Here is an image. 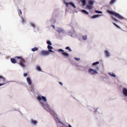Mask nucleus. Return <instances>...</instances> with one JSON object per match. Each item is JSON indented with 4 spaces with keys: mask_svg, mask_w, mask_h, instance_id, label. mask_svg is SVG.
<instances>
[{
    "mask_svg": "<svg viewBox=\"0 0 127 127\" xmlns=\"http://www.w3.org/2000/svg\"><path fill=\"white\" fill-rule=\"evenodd\" d=\"M58 51L60 52H64V51L62 49H60L58 50Z\"/></svg>",
    "mask_w": 127,
    "mask_h": 127,
    "instance_id": "f704fd0d",
    "label": "nucleus"
},
{
    "mask_svg": "<svg viewBox=\"0 0 127 127\" xmlns=\"http://www.w3.org/2000/svg\"><path fill=\"white\" fill-rule=\"evenodd\" d=\"M19 12H20V13L21 14H22V12L21 11V10L20 9H19Z\"/></svg>",
    "mask_w": 127,
    "mask_h": 127,
    "instance_id": "a19ab883",
    "label": "nucleus"
},
{
    "mask_svg": "<svg viewBox=\"0 0 127 127\" xmlns=\"http://www.w3.org/2000/svg\"><path fill=\"white\" fill-rule=\"evenodd\" d=\"M47 48L48 49V51L49 52H52V49H53V47L50 46V45H48L47 46Z\"/></svg>",
    "mask_w": 127,
    "mask_h": 127,
    "instance_id": "dca6fc26",
    "label": "nucleus"
},
{
    "mask_svg": "<svg viewBox=\"0 0 127 127\" xmlns=\"http://www.w3.org/2000/svg\"><path fill=\"white\" fill-rule=\"evenodd\" d=\"M107 12L108 13L115 15V16L117 17L120 19H124L123 17L122 16L118 13H116L112 11L109 10H107Z\"/></svg>",
    "mask_w": 127,
    "mask_h": 127,
    "instance_id": "f03ea898",
    "label": "nucleus"
},
{
    "mask_svg": "<svg viewBox=\"0 0 127 127\" xmlns=\"http://www.w3.org/2000/svg\"><path fill=\"white\" fill-rule=\"evenodd\" d=\"M65 49L66 50H68L70 51H72L71 49H70V48L69 47H66Z\"/></svg>",
    "mask_w": 127,
    "mask_h": 127,
    "instance_id": "c85d7f7f",
    "label": "nucleus"
},
{
    "mask_svg": "<svg viewBox=\"0 0 127 127\" xmlns=\"http://www.w3.org/2000/svg\"><path fill=\"white\" fill-rule=\"evenodd\" d=\"M59 83L61 85H63V83L62 82H59Z\"/></svg>",
    "mask_w": 127,
    "mask_h": 127,
    "instance_id": "79ce46f5",
    "label": "nucleus"
},
{
    "mask_svg": "<svg viewBox=\"0 0 127 127\" xmlns=\"http://www.w3.org/2000/svg\"><path fill=\"white\" fill-rule=\"evenodd\" d=\"M52 27L54 29H55V26L54 25H53Z\"/></svg>",
    "mask_w": 127,
    "mask_h": 127,
    "instance_id": "37998d69",
    "label": "nucleus"
},
{
    "mask_svg": "<svg viewBox=\"0 0 127 127\" xmlns=\"http://www.w3.org/2000/svg\"><path fill=\"white\" fill-rule=\"evenodd\" d=\"M22 22L23 24H24V23H25V20H24L23 18L22 17Z\"/></svg>",
    "mask_w": 127,
    "mask_h": 127,
    "instance_id": "72a5a7b5",
    "label": "nucleus"
},
{
    "mask_svg": "<svg viewBox=\"0 0 127 127\" xmlns=\"http://www.w3.org/2000/svg\"><path fill=\"white\" fill-rule=\"evenodd\" d=\"M36 69L39 71H41V70L40 67L38 66H37L36 67Z\"/></svg>",
    "mask_w": 127,
    "mask_h": 127,
    "instance_id": "c756f323",
    "label": "nucleus"
},
{
    "mask_svg": "<svg viewBox=\"0 0 127 127\" xmlns=\"http://www.w3.org/2000/svg\"><path fill=\"white\" fill-rule=\"evenodd\" d=\"M52 116L54 119H58V116L56 113L53 115Z\"/></svg>",
    "mask_w": 127,
    "mask_h": 127,
    "instance_id": "6ab92c4d",
    "label": "nucleus"
},
{
    "mask_svg": "<svg viewBox=\"0 0 127 127\" xmlns=\"http://www.w3.org/2000/svg\"><path fill=\"white\" fill-rule=\"evenodd\" d=\"M47 43L49 45H52L51 42L49 41H47Z\"/></svg>",
    "mask_w": 127,
    "mask_h": 127,
    "instance_id": "2f4dec72",
    "label": "nucleus"
},
{
    "mask_svg": "<svg viewBox=\"0 0 127 127\" xmlns=\"http://www.w3.org/2000/svg\"><path fill=\"white\" fill-rule=\"evenodd\" d=\"M88 72L91 75H95L98 73V72L96 69L90 68L88 70Z\"/></svg>",
    "mask_w": 127,
    "mask_h": 127,
    "instance_id": "7ed1b4c3",
    "label": "nucleus"
},
{
    "mask_svg": "<svg viewBox=\"0 0 127 127\" xmlns=\"http://www.w3.org/2000/svg\"><path fill=\"white\" fill-rule=\"evenodd\" d=\"M82 38L83 40H86L87 39V36L86 35L83 36Z\"/></svg>",
    "mask_w": 127,
    "mask_h": 127,
    "instance_id": "a211bd4d",
    "label": "nucleus"
},
{
    "mask_svg": "<svg viewBox=\"0 0 127 127\" xmlns=\"http://www.w3.org/2000/svg\"><path fill=\"white\" fill-rule=\"evenodd\" d=\"M83 3V6H85L86 4V0H80Z\"/></svg>",
    "mask_w": 127,
    "mask_h": 127,
    "instance_id": "f3484780",
    "label": "nucleus"
},
{
    "mask_svg": "<svg viewBox=\"0 0 127 127\" xmlns=\"http://www.w3.org/2000/svg\"><path fill=\"white\" fill-rule=\"evenodd\" d=\"M95 1V0H88V4L87 5V8L89 9H91Z\"/></svg>",
    "mask_w": 127,
    "mask_h": 127,
    "instance_id": "39448f33",
    "label": "nucleus"
},
{
    "mask_svg": "<svg viewBox=\"0 0 127 127\" xmlns=\"http://www.w3.org/2000/svg\"><path fill=\"white\" fill-rule=\"evenodd\" d=\"M69 33L70 35L72 37H75L76 35V33L73 29H71L69 32Z\"/></svg>",
    "mask_w": 127,
    "mask_h": 127,
    "instance_id": "0eeeda50",
    "label": "nucleus"
},
{
    "mask_svg": "<svg viewBox=\"0 0 127 127\" xmlns=\"http://www.w3.org/2000/svg\"><path fill=\"white\" fill-rule=\"evenodd\" d=\"M38 49V48L37 47H35L32 48V51L33 52H34L35 51H36Z\"/></svg>",
    "mask_w": 127,
    "mask_h": 127,
    "instance_id": "bb28decb",
    "label": "nucleus"
},
{
    "mask_svg": "<svg viewBox=\"0 0 127 127\" xmlns=\"http://www.w3.org/2000/svg\"><path fill=\"white\" fill-rule=\"evenodd\" d=\"M112 19L116 22H118V20L116 18H114V17H113L112 18Z\"/></svg>",
    "mask_w": 127,
    "mask_h": 127,
    "instance_id": "473e14b6",
    "label": "nucleus"
},
{
    "mask_svg": "<svg viewBox=\"0 0 127 127\" xmlns=\"http://www.w3.org/2000/svg\"><path fill=\"white\" fill-rule=\"evenodd\" d=\"M68 127H72L70 125H68Z\"/></svg>",
    "mask_w": 127,
    "mask_h": 127,
    "instance_id": "c03bdc74",
    "label": "nucleus"
},
{
    "mask_svg": "<svg viewBox=\"0 0 127 127\" xmlns=\"http://www.w3.org/2000/svg\"><path fill=\"white\" fill-rule=\"evenodd\" d=\"M104 53L105 56L106 57H109L111 56L110 54L107 50H105L104 51Z\"/></svg>",
    "mask_w": 127,
    "mask_h": 127,
    "instance_id": "f8f14e48",
    "label": "nucleus"
},
{
    "mask_svg": "<svg viewBox=\"0 0 127 127\" xmlns=\"http://www.w3.org/2000/svg\"><path fill=\"white\" fill-rule=\"evenodd\" d=\"M54 52V53L55 52L54 51H53L52 50V52Z\"/></svg>",
    "mask_w": 127,
    "mask_h": 127,
    "instance_id": "a18cd8bd",
    "label": "nucleus"
},
{
    "mask_svg": "<svg viewBox=\"0 0 127 127\" xmlns=\"http://www.w3.org/2000/svg\"><path fill=\"white\" fill-rule=\"evenodd\" d=\"M81 12H82L83 13H84V14L86 15H87L89 14L88 12L84 10H82Z\"/></svg>",
    "mask_w": 127,
    "mask_h": 127,
    "instance_id": "aec40b11",
    "label": "nucleus"
},
{
    "mask_svg": "<svg viewBox=\"0 0 127 127\" xmlns=\"http://www.w3.org/2000/svg\"><path fill=\"white\" fill-rule=\"evenodd\" d=\"M51 22L52 23H54L55 22V19H54L53 20H51Z\"/></svg>",
    "mask_w": 127,
    "mask_h": 127,
    "instance_id": "e433bc0d",
    "label": "nucleus"
},
{
    "mask_svg": "<svg viewBox=\"0 0 127 127\" xmlns=\"http://www.w3.org/2000/svg\"><path fill=\"white\" fill-rule=\"evenodd\" d=\"M108 74L110 75L111 76L115 77H116V75L115 74L113 73L109 72Z\"/></svg>",
    "mask_w": 127,
    "mask_h": 127,
    "instance_id": "412c9836",
    "label": "nucleus"
},
{
    "mask_svg": "<svg viewBox=\"0 0 127 127\" xmlns=\"http://www.w3.org/2000/svg\"><path fill=\"white\" fill-rule=\"evenodd\" d=\"M64 4L66 5V6L68 7L69 5H70L72 6L74 8H75L76 6L74 3L72 2H67L65 1H64Z\"/></svg>",
    "mask_w": 127,
    "mask_h": 127,
    "instance_id": "6e6552de",
    "label": "nucleus"
},
{
    "mask_svg": "<svg viewBox=\"0 0 127 127\" xmlns=\"http://www.w3.org/2000/svg\"><path fill=\"white\" fill-rule=\"evenodd\" d=\"M27 81L28 84L29 85H31L32 84V82L30 77H28L27 78Z\"/></svg>",
    "mask_w": 127,
    "mask_h": 127,
    "instance_id": "4468645a",
    "label": "nucleus"
},
{
    "mask_svg": "<svg viewBox=\"0 0 127 127\" xmlns=\"http://www.w3.org/2000/svg\"><path fill=\"white\" fill-rule=\"evenodd\" d=\"M31 122L34 125H35L37 123L36 121L34 120H31Z\"/></svg>",
    "mask_w": 127,
    "mask_h": 127,
    "instance_id": "4be33fe9",
    "label": "nucleus"
},
{
    "mask_svg": "<svg viewBox=\"0 0 127 127\" xmlns=\"http://www.w3.org/2000/svg\"><path fill=\"white\" fill-rule=\"evenodd\" d=\"M75 59L76 61H78L80 60V59L79 58H75Z\"/></svg>",
    "mask_w": 127,
    "mask_h": 127,
    "instance_id": "c9c22d12",
    "label": "nucleus"
},
{
    "mask_svg": "<svg viewBox=\"0 0 127 127\" xmlns=\"http://www.w3.org/2000/svg\"><path fill=\"white\" fill-rule=\"evenodd\" d=\"M59 33H64V29L62 28H58L56 30Z\"/></svg>",
    "mask_w": 127,
    "mask_h": 127,
    "instance_id": "ddd939ff",
    "label": "nucleus"
},
{
    "mask_svg": "<svg viewBox=\"0 0 127 127\" xmlns=\"http://www.w3.org/2000/svg\"><path fill=\"white\" fill-rule=\"evenodd\" d=\"M56 122L57 123H61V122L59 121V120L58 119L56 120Z\"/></svg>",
    "mask_w": 127,
    "mask_h": 127,
    "instance_id": "58836bf2",
    "label": "nucleus"
},
{
    "mask_svg": "<svg viewBox=\"0 0 127 127\" xmlns=\"http://www.w3.org/2000/svg\"><path fill=\"white\" fill-rule=\"evenodd\" d=\"M62 54L65 57V58H67L69 56V55L66 52H63Z\"/></svg>",
    "mask_w": 127,
    "mask_h": 127,
    "instance_id": "2eb2a0df",
    "label": "nucleus"
},
{
    "mask_svg": "<svg viewBox=\"0 0 127 127\" xmlns=\"http://www.w3.org/2000/svg\"><path fill=\"white\" fill-rule=\"evenodd\" d=\"M30 24H31V26L32 27L34 28H35V25L34 23L32 22H31L30 23Z\"/></svg>",
    "mask_w": 127,
    "mask_h": 127,
    "instance_id": "cd10ccee",
    "label": "nucleus"
},
{
    "mask_svg": "<svg viewBox=\"0 0 127 127\" xmlns=\"http://www.w3.org/2000/svg\"><path fill=\"white\" fill-rule=\"evenodd\" d=\"M116 1V0H111L110 2V4H112L115 2Z\"/></svg>",
    "mask_w": 127,
    "mask_h": 127,
    "instance_id": "a878e982",
    "label": "nucleus"
},
{
    "mask_svg": "<svg viewBox=\"0 0 127 127\" xmlns=\"http://www.w3.org/2000/svg\"><path fill=\"white\" fill-rule=\"evenodd\" d=\"M37 99L39 101L40 104L43 108L53 116L56 113L54 110L50 108L47 103V100L46 97L43 96H38L36 97Z\"/></svg>",
    "mask_w": 127,
    "mask_h": 127,
    "instance_id": "f257e3e1",
    "label": "nucleus"
},
{
    "mask_svg": "<svg viewBox=\"0 0 127 127\" xmlns=\"http://www.w3.org/2000/svg\"><path fill=\"white\" fill-rule=\"evenodd\" d=\"M100 15H95L93 16H92V18L94 19L96 18L97 17H98L99 16H100Z\"/></svg>",
    "mask_w": 127,
    "mask_h": 127,
    "instance_id": "5701e85b",
    "label": "nucleus"
},
{
    "mask_svg": "<svg viewBox=\"0 0 127 127\" xmlns=\"http://www.w3.org/2000/svg\"><path fill=\"white\" fill-rule=\"evenodd\" d=\"M11 62L13 64L16 63V61L15 59L14 58H11L10 59Z\"/></svg>",
    "mask_w": 127,
    "mask_h": 127,
    "instance_id": "b1692460",
    "label": "nucleus"
},
{
    "mask_svg": "<svg viewBox=\"0 0 127 127\" xmlns=\"http://www.w3.org/2000/svg\"><path fill=\"white\" fill-rule=\"evenodd\" d=\"M15 57H17L19 59H20V62L19 63V64L22 68H24L25 67V65L24 64L25 63V60L22 59L21 57H19L16 56Z\"/></svg>",
    "mask_w": 127,
    "mask_h": 127,
    "instance_id": "423d86ee",
    "label": "nucleus"
},
{
    "mask_svg": "<svg viewBox=\"0 0 127 127\" xmlns=\"http://www.w3.org/2000/svg\"><path fill=\"white\" fill-rule=\"evenodd\" d=\"M99 64V62H94L93 63L92 65L93 66H95L97 64Z\"/></svg>",
    "mask_w": 127,
    "mask_h": 127,
    "instance_id": "393cba45",
    "label": "nucleus"
},
{
    "mask_svg": "<svg viewBox=\"0 0 127 127\" xmlns=\"http://www.w3.org/2000/svg\"><path fill=\"white\" fill-rule=\"evenodd\" d=\"M122 92L125 97H127V89L125 88H123V89Z\"/></svg>",
    "mask_w": 127,
    "mask_h": 127,
    "instance_id": "9b49d317",
    "label": "nucleus"
},
{
    "mask_svg": "<svg viewBox=\"0 0 127 127\" xmlns=\"http://www.w3.org/2000/svg\"><path fill=\"white\" fill-rule=\"evenodd\" d=\"M27 75V74L26 73H24V76L25 77Z\"/></svg>",
    "mask_w": 127,
    "mask_h": 127,
    "instance_id": "ea45409f",
    "label": "nucleus"
},
{
    "mask_svg": "<svg viewBox=\"0 0 127 127\" xmlns=\"http://www.w3.org/2000/svg\"><path fill=\"white\" fill-rule=\"evenodd\" d=\"M98 109L97 108H96V110H95V112L96 114L98 113L99 114H102L103 112L102 109L101 108H99L98 110L97 111Z\"/></svg>",
    "mask_w": 127,
    "mask_h": 127,
    "instance_id": "9d476101",
    "label": "nucleus"
},
{
    "mask_svg": "<svg viewBox=\"0 0 127 127\" xmlns=\"http://www.w3.org/2000/svg\"><path fill=\"white\" fill-rule=\"evenodd\" d=\"M40 53L41 55L44 56L48 55L50 54L49 52L46 50L41 51L40 52Z\"/></svg>",
    "mask_w": 127,
    "mask_h": 127,
    "instance_id": "1a4fd4ad",
    "label": "nucleus"
},
{
    "mask_svg": "<svg viewBox=\"0 0 127 127\" xmlns=\"http://www.w3.org/2000/svg\"><path fill=\"white\" fill-rule=\"evenodd\" d=\"M9 82L6 81V79L4 77L0 76V86L9 83Z\"/></svg>",
    "mask_w": 127,
    "mask_h": 127,
    "instance_id": "20e7f679",
    "label": "nucleus"
},
{
    "mask_svg": "<svg viewBox=\"0 0 127 127\" xmlns=\"http://www.w3.org/2000/svg\"><path fill=\"white\" fill-rule=\"evenodd\" d=\"M113 24L114 25H115V26H116V27H117L118 28H119V26H118L117 25H116L115 23H114V22H113Z\"/></svg>",
    "mask_w": 127,
    "mask_h": 127,
    "instance_id": "4c0bfd02",
    "label": "nucleus"
},
{
    "mask_svg": "<svg viewBox=\"0 0 127 127\" xmlns=\"http://www.w3.org/2000/svg\"><path fill=\"white\" fill-rule=\"evenodd\" d=\"M95 12L97 13H102V12L101 11H99L97 10L95 11Z\"/></svg>",
    "mask_w": 127,
    "mask_h": 127,
    "instance_id": "7c9ffc66",
    "label": "nucleus"
}]
</instances>
